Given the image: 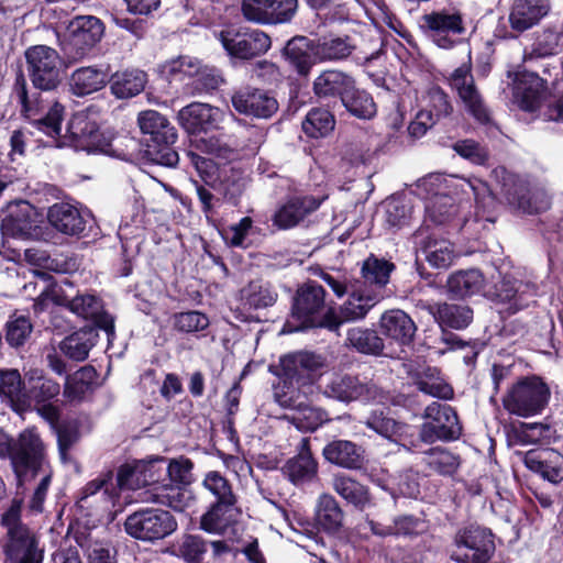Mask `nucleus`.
Listing matches in <instances>:
<instances>
[{"mask_svg":"<svg viewBox=\"0 0 563 563\" xmlns=\"http://www.w3.org/2000/svg\"><path fill=\"white\" fill-rule=\"evenodd\" d=\"M97 342V333L93 328L85 327L68 336L60 343V351L70 360L84 361Z\"/></svg>","mask_w":563,"mask_h":563,"instance_id":"nucleus-41","label":"nucleus"},{"mask_svg":"<svg viewBox=\"0 0 563 563\" xmlns=\"http://www.w3.org/2000/svg\"><path fill=\"white\" fill-rule=\"evenodd\" d=\"M297 0H243L242 12L247 21L260 24L285 23L297 11Z\"/></svg>","mask_w":563,"mask_h":563,"instance_id":"nucleus-17","label":"nucleus"},{"mask_svg":"<svg viewBox=\"0 0 563 563\" xmlns=\"http://www.w3.org/2000/svg\"><path fill=\"white\" fill-rule=\"evenodd\" d=\"M544 81L534 73L520 71L514 80V98L526 111H534L544 95Z\"/></svg>","mask_w":563,"mask_h":563,"instance_id":"nucleus-27","label":"nucleus"},{"mask_svg":"<svg viewBox=\"0 0 563 563\" xmlns=\"http://www.w3.org/2000/svg\"><path fill=\"white\" fill-rule=\"evenodd\" d=\"M49 223L59 232L68 235L80 234L87 224L90 213L81 211L69 203H55L48 210Z\"/></svg>","mask_w":563,"mask_h":563,"instance_id":"nucleus-29","label":"nucleus"},{"mask_svg":"<svg viewBox=\"0 0 563 563\" xmlns=\"http://www.w3.org/2000/svg\"><path fill=\"white\" fill-rule=\"evenodd\" d=\"M382 333L401 345L410 344L417 327L413 320L400 309L384 312L379 320Z\"/></svg>","mask_w":563,"mask_h":563,"instance_id":"nucleus-30","label":"nucleus"},{"mask_svg":"<svg viewBox=\"0 0 563 563\" xmlns=\"http://www.w3.org/2000/svg\"><path fill=\"white\" fill-rule=\"evenodd\" d=\"M551 391L545 382L530 376L517 382L503 398L504 408L511 415L529 418L548 406Z\"/></svg>","mask_w":563,"mask_h":563,"instance_id":"nucleus-6","label":"nucleus"},{"mask_svg":"<svg viewBox=\"0 0 563 563\" xmlns=\"http://www.w3.org/2000/svg\"><path fill=\"white\" fill-rule=\"evenodd\" d=\"M103 35L102 22L92 15L76 16L67 29V47L69 53L81 56L93 47Z\"/></svg>","mask_w":563,"mask_h":563,"instance_id":"nucleus-19","label":"nucleus"},{"mask_svg":"<svg viewBox=\"0 0 563 563\" xmlns=\"http://www.w3.org/2000/svg\"><path fill=\"white\" fill-rule=\"evenodd\" d=\"M202 484L214 496L216 503L236 504V497L232 492L231 485L219 472H209Z\"/></svg>","mask_w":563,"mask_h":563,"instance_id":"nucleus-60","label":"nucleus"},{"mask_svg":"<svg viewBox=\"0 0 563 563\" xmlns=\"http://www.w3.org/2000/svg\"><path fill=\"white\" fill-rule=\"evenodd\" d=\"M15 95L22 106V110L27 118L32 120V124L41 132L52 139L62 136V121L64 118V108L58 102H55L44 117L33 118L34 108L27 98V91L24 79L16 80Z\"/></svg>","mask_w":563,"mask_h":563,"instance_id":"nucleus-22","label":"nucleus"},{"mask_svg":"<svg viewBox=\"0 0 563 563\" xmlns=\"http://www.w3.org/2000/svg\"><path fill=\"white\" fill-rule=\"evenodd\" d=\"M27 70L33 85L42 90H52L60 81L62 59L58 53L46 45H36L25 52Z\"/></svg>","mask_w":563,"mask_h":563,"instance_id":"nucleus-13","label":"nucleus"},{"mask_svg":"<svg viewBox=\"0 0 563 563\" xmlns=\"http://www.w3.org/2000/svg\"><path fill=\"white\" fill-rule=\"evenodd\" d=\"M343 511L330 494H322L316 506V523L324 531L334 532L343 522Z\"/></svg>","mask_w":563,"mask_h":563,"instance_id":"nucleus-46","label":"nucleus"},{"mask_svg":"<svg viewBox=\"0 0 563 563\" xmlns=\"http://www.w3.org/2000/svg\"><path fill=\"white\" fill-rule=\"evenodd\" d=\"M231 101L239 113L258 119L271 118L278 109L276 99L260 89H241L233 93Z\"/></svg>","mask_w":563,"mask_h":563,"instance_id":"nucleus-23","label":"nucleus"},{"mask_svg":"<svg viewBox=\"0 0 563 563\" xmlns=\"http://www.w3.org/2000/svg\"><path fill=\"white\" fill-rule=\"evenodd\" d=\"M167 459L154 457L139 462L134 467L122 466L118 472L117 484L120 489H137L141 486H150V497L146 501H153L183 511L190 503L191 495L187 489H181L173 484H167Z\"/></svg>","mask_w":563,"mask_h":563,"instance_id":"nucleus-1","label":"nucleus"},{"mask_svg":"<svg viewBox=\"0 0 563 563\" xmlns=\"http://www.w3.org/2000/svg\"><path fill=\"white\" fill-rule=\"evenodd\" d=\"M8 456L20 484L34 478L44 464V448L37 432L26 429L15 443L0 429V459Z\"/></svg>","mask_w":563,"mask_h":563,"instance_id":"nucleus-3","label":"nucleus"},{"mask_svg":"<svg viewBox=\"0 0 563 563\" xmlns=\"http://www.w3.org/2000/svg\"><path fill=\"white\" fill-rule=\"evenodd\" d=\"M137 123L144 134H150L157 143H175L177 134L165 117L155 110H146L139 114Z\"/></svg>","mask_w":563,"mask_h":563,"instance_id":"nucleus-39","label":"nucleus"},{"mask_svg":"<svg viewBox=\"0 0 563 563\" xmlns=\"http://www.w3.org/2000/svg\"><path fill=\"white\" fill-rule=\"evenodd\" d=\"M419 252L424 261L437 269L449 268L456 257L454 245L449 240L434 236L420 241Z\"/></svg>","mask_w":563,"mask_h":563,"instance_id":"nucleus-36","label":"nucleus"},{"mask_svg":"<svg viewBox=\"0 0 563 563\" xmlns=\"http://www.w3.org/2000/svg\"><path fill=\"white\" fill-rule=\"evenodd\" d=\"M426 462L432 470L444 475L454 473L460 465L457 456L439 448L430 450Z\"/></svg>","mask_w":563,"mask_h":563,"instance_id":"nucleus-64","label":"nucleus"},{"mask_svg":"<svg viewBox=\"0 0 563 563\" xmlns=\"http://www.w3.org/2000/svg\"><path fill=\"white\" fill-rule=\"evenodd\" d=\"M449 81L452 89L456 91L465 110L478 122H487L489 113L475 86L471 64H463L457 67L451 74Z\"/></svg>","mask_w":563,"mask_h":563,"instance_id":"nucleus-16","label":"nucleus"},{"mask_svg":"<svg viewBox=\"0 0 563 563\" xmlns=\"http://www.w3.org/2000/svg\"><path fill=\"white\" fill-rule=\"evenodd\" d=\"M549 10L545 0H515L509 9V25L514 32L522 33L537 25Z\"/></svg>","mask_w":563,"mask_h":563,"instance_id":"nucleus-25","label":"nucleus"},{"mask_svg":"<svg viewBox=\"0 0 563 563\" xmlns=\"http://www.w3.org/2000/svg\"><path fill=\"white\" fill-rule=\"evenodd\" d=\"M324 459L331 464L344 468H358L363 463V451L347 440H335L328 443L322 451Z\"/></svg>","mask_w":563,"mask_h":563,"instance_id":"nucleus-37","label":"nucleus"},{"mask_svg":"<svg viewBox=\"0 0 563 563\" xmlns=\"http://www.w3.org/2000/svg\"><path fill=\"white\" fill-rule=\"evenodd\" d=\"M420 391L440 399L453 397L452 387L441 377L438 368H427L417 379Z\"/></svg>","mask_w":563,"mask_h":563,"instance_id":"nucleus-53","label":"nucleus"},{"mask_svg":"<svg viewBox=\"0 0 563 563\" xmlns=\"http://www.w3.org/2000/svg\"><path fill=\"white\" fill-rule=\"evenodd\" d=\"M253 227L250 217L242 218L238 223L231 224L221 231L224 242L232 247H247V236Z\"/></svg>","mask_w":563,"mask_h":563,"instance_id":"nucleus-62","label":"nucleus"},{"mask_svg":"<svg viewBox=\"0 0 563 563\" xmlns=\"http://www.w3.org/2000/svg\"><path fill=\"white\" fill-rule=\"evenodd\" d=\"M276 299L277 292L263 280L251 282L240 291V300L244 309L266 308L274 305Z\"/></svg>","mask_w":563,"mask_h":563,"instance_id":"nucleus-44","label":"nucleus"},{"mask_svg":"<svg viewBox=\"0 0 563 563\" xmlns=\"http://www.w3.org/2000/svg\"><path fill=\"white\" fill-rule=\"evenodd\" d=\"M421 110H432L435 122L451 114L452 106L446 93L439 87H431L423 98Z\"/></svg>","mask_w":563,"mask_h":563,"instance_id":"nucleus-63","label":"nucleus"},{"mask_svg":"<svg viewBox=\"0 0 563 563\" xmlns=\"http://www.w3.org/2000/svg\"><path fill=\"white\" fill-rule=\"evenodd\" d=\"M424 208L427 218L437 224L449 222L457 211L454 199L444 190L428 198Z\"/></svg>","mask_w":563,"mask_h":563,"instance_id":"nucleus-49","label":"nucleus"},{"mask_svg":"<svg viewBox=\"0 0 563 563\" xmlns=\"http://www.w3.org/2000/svg\"><path fill=\"white\" fill-rule=\"evenodd\" d=\"M163 71L174 80L194 79L197 89H214L222 81L214 68L191 56H180L166 63Z\"/></svg>","mask_w":563,"mask_h":563,"instance_id":"nucleus-15","label":"nucleus"},{"mask_svg":"<svg viewBox=\"0 0 563 563\" xmlns=\"http://www.w3.org/2000/svg\"><path fill=\"white\" fill-rule=\"evenodd\" d=\"M52 300L58 306L67 307L74 314L92 320L96 325L104 330L110 338L114 333V321L110 314L103 312L101 300L88 292L73 296L65 291L62 286L53 285L48 290H43L40 296V303Z\"/></svg>","mask_w":563,"mask_h":563,"instance_id":"nucleus-5","label":"nucleus"},{"mask_svg":"<svg viewBox=\"0 0 563 563\" xmlns=\"http://www.w3.org/2000/svg\"><path fill=\"white\" fill-rule=\"evenodd\" d=\"M108 82L104 70L96 67H81L76 69L69 78L70 91L78 97H84L102 89Z\"/></svg>","mask_w":563,"mask_h":563,"instance_id":"nucleus-38","label":"nucleus"},{"mask_svg":"<svg viewBox=\"0 0 563 563\" xmlns=\"http://www.w3.org/2000/svg\"><path fill=\"white\" fill-rule=\"evenodd\" d=\"M58 146L69 145L78 151L112 153V137L99 131L95 120L86 112H78L68 122L66 134Z\"/></svg>","mask_w":563,"mask_h":563,"instance_id":"nucleus-8","label":"nucleus"},{"mask_svg":"<svg viewBox=\"0 0 563 563\" xmlns=\"http://www.w3.org/2000/svg\"><path fill=\"white\" fill-rule=\"evenodd\" d=\"M451 185H446L445 188L454 187L461 189L462 192H472L475 197L477 206L484 208H493L495 205V198L492 196L486 184L481 180H468V179H451Z\"/></svg>","mask_w":563,"mask_h":563,"instance_id":"nucleus-59","label":"nucleus"},{"mask_svg":"<svg viewBox=\"0 0 563 563\" xmlns=\"http://www.w3.org/2000/svg\"><path fill=\"white\" fill-rule=\"evenodd\" d=\"M334 124V117L328 110L316 108L306 115L302 122V130L311 137H321L331 132Z\"/></svg>","mask_w":563,"mask_h":563,"instance_id":"nucleus-55","label":"nucleus"},{"mask_svg":"<svg viewBox=\"0 0 563 563\" xmlns=\"http://www.w3.org/2000/svg\"><path fill=\"white\" fill-rule=\"evenodd\" d=\"M484 276L477 269L461 271L450 275L446 287L455 297H467L479 294L484 289Z\"/></svg>","mask_w":563,"mask_h":563,"instance_id":"nucleus-43","label":"nucleus"},{"mask_svg":"<svg viewBox=\"0 0 563 563\" xmlns=\"http://www.w3.org/2000/svg\"><path fill=\"white\" fill-rule=\"evenodd\" d=\"M351 346L364 354H378L383 350V340L369 329L352 328L347 332Z\"/></svg>","mask_w":563,"mask_h":563,"instance_id":"nucleus-56","label":"nucleus"},{"mask_svg":"<svg viewBox=\"0 0 563 563\" xmlns=\"http://www.w3.org/2000/svg\"><path fill=\"white\" fill-rule=\"evenodd\" d=\"M323 199L324 197L314 198L307 196L288 200L274 214V224L280 229H289L297 225L306 216L317 210Z\"/></svg>","mask_w":563,"mask_h":563,"instance_id":"nucleus-32","label":"nucleus"},{"mask_svg":"<svg viewBox=\"0 0 563 563\" xmlns=\"http://www.w3.org/2000/svg\"><path fill=\"white\" fill-rule=\"evenodd\" d=\"M223 115L219 108L194 102L178 112V121L188 133L196 136L217 129Z\"/></svg>","mask_w":563,"mask_h":563,"instance_id":"nucleus-21","label":"nucleus"},{"mask_svg":"<svg viewBox=\"0 0 563 563\" xmlns=\"http://www.w3.org/2000/svg\"><path fill=\"white\" fill-rule=\"evenodd\" d=\"M332 487L338 495L360 509H364L369 504L367 488L346 475L335 476Z\"/></svg>","mask_w":563,"mask_h":563,"instance_id":"nucleus-48","label":"nucleus"},{"mask_svg":"<svg viewBox=\"0 0 563 563\" xmlns=\"http://www.w3.org/2000/svg\"><path fill=\"white\" fill-rule=\"evenodd\" d=\"M455 545L452 559L457 563H488L495 552L492 533L478 526L461 530Z\"/></svg>","mask_w":563,"mask_h":563,"instance_id":"nucleus-12","label":"nucleus"},{"mask_svg":"<svg viewBox=\"0 0 563 563\" xmlns=\"http://www.w3.org/2000/svg\"><path fill=\"white\" fill-rule=\"evenodd\" d=\"M228 56L249 60L265 54L272 45L271 37L261 30L247 26L228 25L214 32Z\"/></svg>","mask_w":563,"mask_h":563,"instance_id":"nucleus-7","label":"nucleus"},{"mask_svg":"<svg viewBox=\"0 0 563 563\" xmlns=\"http://www.w3.org/2000/svg\"><path fill=\"white\" fill-rule=\"evenodd\" d=\"M284 55L290 66L302 77H307L318 62L314 57V42L303 36L291 38L284 49Z\"/></svg>","mask_w":563,"mask_h":563,"instance_id":"nucleus-35","label":"nucleus"},{"mask_svg":"<svg viewBox=\"0 0 563 563\" xmlns=\"http://www.w3.org/2000/svg\"><path fill=\"white\" fill-rule=\"evenodd\" d=\"M29 385V389L26 390L29 404H26L22 410L31 408L33 405L49 402V400L55 398L60 391L58 383L44 378L37 375L36 372L30 377Z\"/></svg>","mask_w":563,"mask_h":563,"instance_id":"nucleus-50","label":"nucleus"},{"mask_svg":"<svg viewBox=\"0 0 563 563\" xmlns=\"http://www.w3.org/2000/svg\"><path fill=\"white\" fill-rule=\"evenodd\" d=\"M280 365L285 376L291 383L295 382L298 386H306L312 384V372L322 365V360L313 353L299 352L283 357Z\"/></svg>","mask_w":563,"mask_h":563,"instance_id":"nucleus-28","label":"nucleus"},{"mask_svg":"<svg viewBox=\"0 0 563 563\" xmlns=\"http://www.w3.org/2000/svg\"><path fill=\"white\" fill-rule=\"evenodd\" d=\"M241 510L234 503H214L201 516L200 528L208 533L227 536L232 539L238 533Z\"/></svg>","mask_w":563,"mask_h":563,"instance_id":"nucleus-20","label":"nucleus"},{"mask_svg":"<svg viewBox=\"0 0 563 563\" xmlns=\"http://www.w3.org/2000/svg\"><path fill=\"white\" fill-rule=\"evenodd\" d=\"M431 312L441 327L457 330L466 328L473 318L472 310L462 305L442 303L432 308Z\"/></svg>","mask_w":563,"mask_h":563,"instance_id":"nucleus-47","label":"nucleus"},{"mask_svg":"<svg viewBox=\"0 0 563 563\" xmlns=\"http://www.w3.org/2000/svg\"><path fill=\"white\" fill-rule=\"evenodd\" d=\"M537 285L532 282L521 280L514 275L505 274L493 288L485 291L492 300L506 306L510 313L527 307L537 295Z\"/></svg>","mask_w":563,"mask_h":563,"instance_id":"nucleus-14","label":"nucleus"},{"mask_svg":"<svg viewBox=\"0 0 563 563\" xmlns=\"http://www.w3.org/2000/svg\"><path fill=\"white\" fill-rule=\"evenodd\" d=\"M1 522L7 529L4 563H42L43 551L36 536L21 522L20 503L11 505L2 515Z\"/></svg>","mask_w":563,"mask_h":563,"instance_id":"nucleus-4","label":"nucleus"},{"mask_svg":"<svg viewBox=\"0 0 563 563\" xmlns=\"http://www.w3.org/2000/svg\"><path fill=\"white\" fill-rule=\"evenodd\" d=\"M419 437L426 443L453 441L460 438L462 427L454 409L448 405L432 402L423 412Z\"/></svg>","mask_w":563,"mask_h":563,"instance_id":"nucleus-11","label":"nucleus"},{"mask_svg":"<svg viewBox=\"0 0 563 563\" xmlns=\"http://www.w3.org/2000/svg\"><path fill=\"white\" fill-rule=\"evenodd\" d=\"M192 467V462L185 456L167 460V484L186 489L184 486L189 485L194 479Z\"/></svg>","mask_w":563,"mask_h":563,"instance_id":"nucleus-58","label":"nucleus"},{"mask_svg":"<svg viewBox=\"0 0 563 563\" xmlns=\"http://www.w3.org/2000/svg\"><path fill=\"white\" fill-rule=\"evenodd\" d=\"M355 49L349 36L329 35L314 42V57L319 62H338L347 58Z\"/></svg>","mask_w":563,"mask_h":563,"instance_id":"nucleus-40","label":"nucleus"},{"mask_svg":"<svg viewBox=\"0 0 563 563\" xmlns=\"http://www.w3.org/2000/svg\"><path fill=\"white\" fill-rule=\"evenodd\" d=\"M324 289L316 283L301 286L294 301L291 319H289L284 332H297L308 328H327L336 331L340 321L336 312L327 308Z\"/></svg>","mask_w":563,"mask_h":563,"instance_id":"nucleus-2","label":"nucleus"},{"mask_svg":"<svg viewBox=\"0 0 563 563\" xmlns=\"http://www.w3.org/2000/svg\"><path fill=\"white\" fill-rule=\"evenodd\" d=\"M342 103L351 114L360 119H371L377 111L372 96L365 90L355 88L354 80L353 88L345 93Z\"/></svg>","mask_w":563,"mask_h":563,"instance_id":"nucleus-52","label":"nucleus"},{"mask_svg":"<svg viewBox=\"0 0 563 563\" xmlns=\"http://www.w3.org/2000/svg\"><path fill=\"white\" fill-rule=\"evenodd\" d=\"M0 396L15 410H22L29 404L26 390L16 369H0Z\"/></svg>","mask_w":563,"mask_h":563,"instance_id":"nucleus-45","label":"nucleus"},{"mask_svg":"<svg viewBox=\"0 0 563 563\" xmlns=\"http://www.w3.org/2000/svg\"><path fill=\"white\" fill-rule=\"evenodd\" d=\"M375 295L369 294L364 287L357 284L351 286V292L347 300L341 306L336 313L340 325L343 322L356 321L365 318L372 308L380 302Z\"/></svg>","mask_w":563,"mask_h":563,"instance_id":"nucleus-33","label":"nucleus"},{"mask_svg":"<svg viewBox=\"0 0 563 563\" xmlns=\"http://www.w3.org/2000/svg\"><path fill=\"white\" fill-rule=\"evenodd\" d=\"M385 221L391 228H401L408 223L411 207L404 199L390 198L384 205Z\"/></svg>","mask_w":563,"mask_h":563,"instance_id":"nucleus-61","label":"nucleus"},{"mask_svg":"<svg viewBox=\"0 0 563 563\" xmlns=\"http://www.w3.org/2000/svg\"><path fill=\"white\" fill-rule=\"evenodd\" d=\"M282 472L295 485L308 483L317 476L318 463L310 452L308 439L301 440L299 453L284 464Z\"/></svg>","mask_w":563,"mask_h":563,"instance_id":"nucleus-31","label":"nucleus"},{"mask_svg":"<svg viewBox=\"0 0 563 563\" xmlns=\"http://www.w3.org/2000/svg\"><path fill=\"white\" fill-rule=\"evenodd\" d=\"M525 465L551 483L563 479V455L553 449L530 450L523 456Z\"/></svg>","mask_w":563,"mask_h":563,"instance_id":"nucleus-26","label":"nucleus"},{"mask_svg":"<svg viewBox=\"0 0 563 563\" xmlns=\"http://www.w3.org/2000/svg\"><path fill=\"white\" fill-rule=\"evenodd\" d=\"M146 75L139 69L117 71L110 79V88L117 98H131L139 95L145 87Z\"/></svg>","mask_w":563,"mask_h":563,"instance_id":"nucleus-42","label":"nucleus"},{"mask_svg":"<svg viewBox=\"0 0 563 563\" xmlns=\"http://www.w3.org/2000/svg\"><path fill=\"white\" fill-rule=\"evenodd\" d=\"M353 78L347 74L327 69L321 71L313 80L312 90L319 99L339 97L341 100L353 88Z\"/></svg>","mask_w":563,"mask_h":563,"instance_id":"nucleus-34","label":"nucleus"},{"mask_svg":"<svg viewBox=\"0 0 563 563\" xmlns=\"http://www.w3.org/2000/svg\"><path fill=\"white\" fill-rule=\"evenodd\" d=\"M291 422L301 431H314L329 420L328 413L321 408L299 402L290 417Z\"/></svg>","mask_w":563,"mask_h":563,"instance_id":"nucleus-54","label":"nucleus"},{"mask_svg":"<svg viewBox=\"0 0 563 563\" xmlns=\"http://www.w3.org/2000/svg\"><path fill=\"white\" fill-rule=\"evenodd\" d=\"M124 529L134 539L154 542L172 534L177 529V522L166 510L145 508L130 515Z\"/></svg>","mask_w":563,"mask_h":563,"instance_id":"nucleus-9","label":"nucleus"},{"mask_svg":"<svg viewBox=\"0 0 563 563\" xmlns=\"http://www.w3.org/2000/svg\"><path fill=\"white\" fill-rule=\"evenodd\" d=\"M323 394L342 402H351L376 400L380 391L376 385L358 377L333 374L323 386Z\"/></svg>","mask_w":563,"mask_h":563,"instance_id":"nucleus-18","label":"nucleus"},{"mask_svg":"<svg viewBox=\"0 0 563 563\" xmlns=\"http://www.w3.org/2000/svg\"><path fill=\"white\" fill-rule=\"evenodd\" d=\"M31 206L26 202L15 203L9 207L2 219V225L13 234H26L31 231Z\"/></svg>","mask_w":563,"mask_h":563,"instance_id":"nucleus-57","label":"nucleus"},{"mask_svg":"<svg viewBox=\"0 0 563 563\" xmlns=\"http://www.w3.org/2000/svg\"><path fill=\"white\" fill-rule=\"evenodd\" d=\"M420 27L440 48L449 49L457 43V37L465 33L462 13L455 9L432 11L421 16Z\"/></svg>","mask_w":563,"mask_h":563,"instance_id":"nucleus-10","label":"nucleus"},{"mask_svg":"<svg viewBox=\"0 0 563 563\" xmlns=\"http://www.w3.org/2000/svg\"><path fill=\"white\" fill-rule=\"evenodd\" d=\"M96 379V371L84 366L73 375L67 376L64 395L71 401H79L91 390Z\"/></svg>","mask_w":563,"mask_h":563,"instance_id":"nucleus-51","label":"nucleus"},{"mask_svg":"<svg viewBox=\"0 0 563 563\" xmlns=\"http://www.w3.org/2000/svg\"><path fill=\"white\" fill-rule=\"evenodd\" d=\"M394 267L393 263L371 255L362 264L361 274L363 280L355 284L364 287L369 294L383 300L389 296L386 287Z\"/></svg>","mask_w":563,"mask_h":563,"instance_id":"nucleus-24","label":"nucleus"}]
</instances>
